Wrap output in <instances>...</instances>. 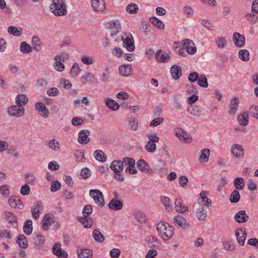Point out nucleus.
Returning a JSON list of instances; mask_svg holds the SVG:
<instances>
[{
  "instance_id": "4d7b16f0",
  "label": "nucleus",
  "mask_w": 258,
  "mask_h": 258,
  "mask_svg": "<svg viewBox=\"0 0 258 258\" xmlns=\"http://www.w3.org/2000/svg\"><path fill=\"white\" fill-rule=\"evenodd\" d=\"M0 194L4 198H7L10 194L9 186L7 184L1 186Z\"/></svg>"
},
{
  "instance_id": "4be33fe9",
  "label": "nucleus",
  "mask_w": 258,
  "mask_h": 258,
  "mask_svg": "<svg viewBox=\"0 0 258 258\" xmlns=\"http://www.w3.org/2000/svg\"><path fill=\"white\" fill-rule=\"evenodd\" d=\"M110 168L115 174H117L123 170V166L121 161L114 160L110 164Z\"/></svg>"
},
{
  "instance_id": "c9c22d12",
  "label": "nucleus",
  "mask_w": 258,
  "mask_h": 258,
  "mask_svg": "<svg viewBox=\"0 0 258 258\" xmlns=\"http://www.w3.org/2000/svg\"><path fill=\"white\" fill-rule=\"evenodd\" d=\"M33 231L32 221L31 219L26 220L23 226V231L25 234L30 235Z\"/></svg>"
},
{
  "instance_id": "052dcab7",
  "label": "nucleus",
  "mask_w": 258,
  "mask_h": 258,
  "mask_svg": "<svg viewBox=\"0 0 258 258\" xmlns=\"http://www.w3.org/2000/svg\"><path fill=\"white\" fill-rule=\"evenodd\" d=\"M240 196L239 192L236 190H233L230 195V201L233 203H236L240 200Z\"/></svg>"
},
{
  "instance_id": "8fccbe9b",
  "label": "nucleus",
  "mask_w": 258,
  "mask_h": 258,
  "mask_svg": "<svg viewBox=\"0 0 258 258\" xmlns=\"http://www.w3.org/2000/svg\"><path fill=\"white\" fill-rule=\"evenodd\" d=\"M48 146L50 149L54 151H58L60 150V143L55 139H52L48 143Z\"/></svg>"
},
{
  "instance_id": "a211bd4d",
  "label": "nucleus",
  "mask_w": 258,
  "mask_h": 258,
  "mask_svg": "<svg viewBox=\"0 0 258 258\" xmlns=\"http://www.w3.org/2000/svg\"><path fill=\"white\" fill-rule=\"evenodd\" d=\"M35 107L41 116L45 118H47L48 116L49 113V110L43 103L41 102H37L35 104Z\"/></svg>"
},
{
  "instance_id": "f03ea898",
  "label": "nucleus",
  "mask_w": 258,
  "mask_h": 258,
  "mask_svg": "<svg viewBox=\"0 0 258 258\" xmlns=\"http://www.w3.org/2000/svg\"><path fill=\"white\" fill-rule=\"evenodd\" d=\"M50 5V12L56 16H64L68 13L65 0H52Z\"/></svg>"
},
{
  "instance_id": "473e14b6",
  "label": "nucleus",
  "mask_w": 258,
  "mask_h": 258,
  "mask_svg": "<svg viewBox=\"0 0 258 258\" xmlns=\"http://www.w3.org/2000/svg\"><path fill=\"white\" fill-rule=\"evenodd\" d=\"M42 43L38 36H34L32 39V48L36 51L42 49Z\"/></svg>"
},
{
  "instance_id": "338daca9",
  "label": "nucleus",
  "mask_w": 258,
  "mask_h": 258,
  "mask_svg": "<svg viewBox=\"0 0 258 258\" xmlns=\"http://www.w3.org/2000/svg\"><path fill=\"white\" fill-rule=\"evenodd\" d=\"M187 111L190 114L195 116H200V109L198 106L194 105L187 109Z\"/></svg>"
},
{
  "instance_id": "6e6d98bb",
  "label": "nucleus",
  "mask_w": 258,
  "mask_h": 258,
  "mask_svg": "<svg viewBox=\"0 0 258 258\" xmlns=\"http://www.w3.org/2000/svg\"><path fill=\"white\" fill-rule=\"evenodd\" d=\"M127 121L130 125V128L133 131H137L138 128V121L134 117H130L128 118Z\"/></svg>"
},
{
  "instance_id": "69168bd1",
  "label": "nucleus",
  "mask_w": 258,
  "mask_h": 258,
  "mask_svg": "<svg viewBox=\"0 0 258 258\" xmlns=\"http://www.w3.org/2000/svg\"><path fill=\"white\" fill-rule=\"evenodd\" d=\"M235 187L238 189H242L244 186L243 178H235L234 181Z\"/></svg>"
},
{
  "instance_id": "a878e982",
  "label": "nucleus",
  "mask_w": 258,
  "mask_h": 258,
  "mask_svg": "<svg viewBox=\"0 0 258 258\" xmlns=\"http://www.w3.org/2000/svg\"><path fill=\"white\" fill-rule=\"evenodd\" d=\"M77 220L86 228H90L93 225V219L91 217L80 216L77 218Z\"/></svg>"
},
{
  "instance_id": "864d4df0",
  "label": "nucleus",
  "mask_w": 258,
  "mask_h": 258,
  "mask_svg": "<svg viewBox=\"0 0 258 258\" xmlns=\"http://www.w3.org/2000/svg\"><path fill=\"white\" fill-rule=\"evenodd\" d=\"M215 43L219 48L223 49L226 46L227 41L225 38L219 36L215 39Z\"/></svg>"
},
{
  "instance_id": "f8f14e48",
  "label": "nucleus",
  "mask_w": 258,
  "mask_h": 258,
  "mask_svg": "<svg viewBox=\"0 0 258 258\" xmlns=\"http://www.w3.org/2000/svg\"><path fill=\"white\" fill-rule=\"evenodd\" d=\"M9 205L12 208L23 210L24 206L22 201L17 196H11L8 200Z\"/></svg>"
},
{
  "instance_id": "2eb2a0df",
  "label": "nucleus",
  "mask_w": 258,
  "mask_h": 258,
  "mask_svg": "<svg viewBox=\"0 0 258 258\" xmlns=\"http://www.w3.org/2000/svg\"><path fill=\"white\" fill-rule=\"evenodd\" d=\"M182 44L185 47L186 52L190 54H195L197 51V47L193 41L187 39H185L182 41Z\"/></svg>"
},
{
  "instance_id": "49530a36",
  "label": "nucleus",
  "mask_w": 258,
  "mask_h": 258,
  "mask_svg": "<svg viewBox=\"0 0 258 258\" xmlns=\"http://www.w3.org/2000/svg\"><path fill=\"white\" fill-rule=\"evenodd\" d=\"M150 21L155 27L158 29H163L164 28L165 26L164 23L160 20L155 17H150Z\"/></svg>"
},
{
  "instance_id": "e433bc0d",
  "label": "nucleus",
  "mask_w": 258,
  "mask_h": 258,
  "mask_svg": "<svg viewBox=\"0 0 258 258\" xmlns=\"http://www.w3.org/2000/svg\"><path fill=\"white\" fill-rule=\"evenodd\" d=\"M248 114L244 112L237 116V120L239 124L242 126H246L248 123Z\"/></svg>"
},
{
  "instance_id": "09e8293b",
  "label": "nucleus",
  "mask_w": 258,
  "mask_h": 258,
  "mask_svg": "<svg viewBox=\"0 0 258 258\" xmlns=\"http://www.w3.org/2000/svg\"><path fill=\"white\" fill-rule=\"evenodd\" d=\"M110 75L109 69L108 67L105 68L104 71L102 73L100 76V80L103 83L109 82Z\"/></svg>"
},
{
  "instance_id": "603ef678",
  "label": "nucleus",
  "mask_w": 258,
  "mask_h": 258,
  "mask_svg": "<svg viewBox=\"0 0 258 258\" xmlns=\"http://www.w3.org/2000/svg\"><path fill=\"white\" fill-rule=\"evenodd\" d=\"M94 156L95 159L101 162H104L106 161V158L104 156V153L100 150H96L94 153Z\"/></svg>"
},
{
  "instance_id": "cd10ccee",
  "label": "nucleus",
  "mask_w": 258,
  "mask_h": 258,
  "mask_svg": "<svg viewBox=\"0 0 258 258\" xmlns=\"http://www.w3.org/2000/svg\"><path fill=\"white\" fill-rule=\"evenodd\" d=\"M119 74L124 76H130L132 73V67L131 64H124L119 68Z\"/></svg>"
},
{
  "instance_id": "423d86ee",
  "label": "nucleus",
  "mask_w": 258,
  "mask_h": 258,
  "mask_svg": "<svg viewBox=\"0 0 258 258\" xmlns=\"http://www.w3.org/2000/svg\"><path fill=\"white\" fill-rule=\"evenodd\" d=\"M89 194L99 206L102 207L104 206L103 196L102 193L99 190L91 189Z\"/></svg>"
},
{
  "instance_id": "6ab92c4d",
  "label": "nucleus",
  "mask_w": 258,
  "mask_h": 258,
  "mask_svg": "<svg viewBox=\"0 0 258 258\" xmlns=\"http://www.w3.org/2000/svg\"><path fill=\"white\" fill-rule=\"evenodd\" d=\"M156 60L160 62H167L170 59V55L162 50H158L155 53Z\"/></svg>"
},
{
  "instance_id": "4c0bfd02",
  "label": "nucleus",
  "mask_w": 258,
  "mask_h": 258,
  "mask_svg": "<svg viewBox=\"0 0 258 258\" xmlns=\"http://www.w3.org/2000/svg\"><path fill=\"white\" fill-rule=\"evenodd\" d=\"M33 241L37 248H41L45 242L44 236L42 234H39L33 238Z\"/></svg>"
},
{
  "instance_id": "774afa93",
  "label": "nucleus",
  "mask_w": 258,
  "mask_h": 258,
  "mask_svg": "<svg viewBox=\"0 0 258 258\" xmlns=\"http://www.w3.org/2000/svg\"><path fill=\"white\" fill-rule=\"evenodd\" d=\"M249 112L252 116L258 120V106L252 105L249 108Z\"/></svg>"
},
{
  "instance_id": "393cba45",
  "label": "nucleus",
  "mask_w": 258,
  "mask_h": 258,
  "mask_svg": "<svg viewBox=\"0 0 258 258\" xmlns=\"http://www.w3.org/2000/svg\"><path fill=\"white\" fill-rule=\"evenodd\" d=\"M122 202L116 198L112 199L108 204L109 208L114 211L120 210L122 208Z\"/></svg>"
},
{
  "instance_id": "0e129e2a",
  "label": "nucleus",
  "mask_w": 258,
  "mask_h": 258,
  "mask_svg": "<svg viewBox=\"0 0 258 258\" xmlns=\"http://www.w3.org/2000/svg\"><path fill=\"white\" fill-rule=\"evenodd\" d=\"M136 220L141 223H145L147 222V219L146 215L141 212H137L135 215Z\"/></svg>"
},
{
  "instance_id": "a18cd8bd",
  "label": "nucleus",
  "mask_w": 258,
  "mask_h": 258,
  "mask_svg": "<svg viewBox=\"0 0 258 258\" xmlns=\"http://www.w3.org/2000/svg\"><path fill=\"white\" fill-rule=\"evenodd\" d=\"M125 10L130 14H135L139 11V7L135 3H131L126 6Z\"/></svg>"
},
{
  "instance_id": "5fc2aeb1",
  "label": "nucleus",
  "mask_w": 258,
  "mask_h": 258,
  "mask_svg": "<svg viewBox=\"0 0 258 258\" xmlns=\"http://www.w3.org/2000/svg\"><path fill=\"white\" fill-rule=\"evenodd\" d=\"M20 50L23 53H28L32 51V47L26 42L23 41L20 44Z\"/></svg>"
},
{
  "instance_id": "c85d7f7f",
  "label": "nucleus",
  "mask_w": 258,
  "mask_h": 258,
  "mask_svg": "<svg viewBox=\"0 0 258 258\" xmlns=\"http://www.w3.org/2000/svg\"><path fill=\"white\" fill-rule=\"evenodd\" d=\"M55 61V69L58 72H62L64 69V65L63 64L62 61H64V59L63 57L60 55H56L54 57Z\"/></svg>"
},
{
  "instance_id": "e2e57ef3",
  "label": "nucleus",
  "mask_w": 258,
  "mask_h": 258,
  "mask_svg": "<svg viewBox=\"0 0 258 258\" xmlns=\"http://www.w3.org/2000/svg\"><path fill=\"white\" fill-rule=\"evenodd\" d=\"M81 69L77 63H74L70 70V74L72 77H76L80 73Z\"/></svg>"
},
{
  "instance_id": "58836bf2",
  "label": "nucleus",
  "mask_w": 258,
  "mask_h": 258,
  "mask_svg": "<svg viewBox=\"0 0 258 258\" xmlns=\"http://www.w3.org/2000/svg\"><path fill=\"white\" fill-rule=\"evenodd\" d=\"M16 242L22 248H26L28 246L27 239L23 234H20L18 236Z\"/></svg>"
},
{
  "instance_id": "c756f323",
  "label": "nucleus",
  "mask_w": 258,
  "mask_h": 258,
  "mask_svg": "<svg viewBox=\"0 0 258 258\" xmlns=\"http://www.w3.org/2000/svg\"><path fill=\"white\" fill-rule=\"evenodd\" d=\"M208 194V192L206 191H202L200 194L201 198L199 199V200H201V203L203 206L209 208L212 205V201L207 198V195Z\"/></svg>"
},
{
  "instance_id": "c03bdc74",
  "label": "nucleus",
  "mask_w": 258,
  "mask_h": 258,
  "mask_svg": "<svg viewBox=\"0 0 258 258\" xmlns=\"http://www.w3.org/2000/svg\"><path fill=\"white\" fill-rule=\"evenodd\" d=\"M28 102V99L24 94H19L16 98V103L21 106L26 105Z\"/></svg>"
},
{
  "instance_id": "f257e3e1",
  "label": "nucleus",
  "mask_w": 258,
  "mask_h": 258,
  "mask_svg": "<svg viewBox=\"0 0 258 258\" xmlns=\"http://www.w3.org/2000/svg\"><path fill=\"white\" fill-rule=\"evenodd\" d=\"M156 229L159 236L163 240L170 239L173 236L174 228L168 223L162 221L156 225Z\"/></svg>"
},
{
  "instance_id": "ea45409f",
  "label": "nucleus",
  "mask_w": 258,
  "mask_h": 258,
  "mask_svg": "<svg viewBox=\"0 0 258 258\" xmlns=\"http://www.w3.org/2000/svg\"><path fill=\"white\" fill-rule=\"evenodd\" d=\"M161 201L164 205L165 209L168 212L173 210V206L171 204L170 199L168 197L162 196L161 197Z\"/></svg>"
},
{
  "instance_id": "f704fd0d",
  "label": "nucleus",
  "mask_w": 258,
  "mask_h": 258,
  "mask_svg": "<svg viewBox=\"0 0 258 258\" xmlns=\"http://www.w3.org/2000/svg\"><path fill=\"white\" fill-rule=\"evenodd\" d=\"M196 216L199 221H204L207 216V212L204 207L198 208L196 212Z\"/></svg>"
},
{
  "instance_id": "680f3d73",
  "label": "nucleus",
  "mask_w": 258,
  "mask_h": 258,
  "mask_svg": "<svg viewBox=\"0 0 258 258\" xmlns=\"http://www.w3.org/2000/svg\"><path fill=\"white\" fill-rule=\"evenodd\" d=\"M246 20L251 24H254L257 22L258 17L253 13H247L245 15Z\"/></svg>"
},
{
  "instance_id": "5701e85b",
  "label": "nucleus",
  "mask_w": 258,
  "mask_h": 258,
  "mask_svg": "<svg viewBox=\"0 0 258 258\" xmlns=\"http://www.w3.org/2000/svg\"><path fill=\"white\" fill-rule=\"evenodd\" d=\"M81 82L83 85H86L89 82L91 83H96L97 82V79L94 74L90 72H87L85 75L81 77Z\"/></svg>"
},
{
  "instance_id": "72a5a7b5",
  "label": "nucleus",
  "mask_w": 258,
  "mask_h": 258,
  "mask_svg": "<svg viewBox=\"0 0 258 258\" xmlns=\"http://www.w3.org/2000/svg\"><path fill=\"white\" fill-rule=\"evenodd\" d=\"M105 102L106 106L112 110L116 111L119 108V104L112 99L106 98Z\"/></svg>"
},
{
  "instance_id": "a19ab883",
  "label": "nucleus",
  "mask_w": 258,
  "mask_h": 258,
  "mask_svg": "<svg viewBox=\"0 0 258 258\" xmlns=\"http://www.w3.org/2000/svg\"><path fill=\"white\" fill-rule=\"evenodd\" d=\"M51 220V216L49 214L45 215L42 220V228L43 230H48L49 226L52 224V221Z\"/></svg>"
},
{
  "instance_id": "1a4fd4ad",
  "label": "nucleus",
  "mask_w": 258,
  "mask_h": 258,
  "mask_svg": "<svg viewBox=\"0 0 258 258\" xmlns=\"http://www.w3.org/2000/svg\"><path fill=\"white\" fill-rule=\"evenodd\" d=\"M137 166L139 170L144 173H148L150 175H153L155 171L150 168L149 165L144 160L140 159L137 162Z\"/></svg>"
},
{
  "instance_id": "4468645a",
  "label": "nucleus",
  "mask_w": 258,
  "mask_h": 258,
  "mask_svg": "<svg viewBox=\"0 0 258 258\" xmlns=\"http://www.w3.org/2000/svg\"><path fill=\"white\" fill-rule=\"evenodd\" d=\"M91 6L93 10L98 13H102L106 8L105 3L104 0H92Z\"/></svg>"
},
{
  "instance_id": "79ce46f5",
  "label": "nucleus",
  "mask_w": 258,
  "mask_h": 258,
  "mask_svg": "<svg viewBox=\"0 0 258 258\" xmlns=\"http://www.w3.org/2000/svg\"><path fill=\"white\" fill-rule=\"evenodd\" d=\"M92 236L94 240L99 243H102L105 240L104 235L100 231L97 229L93 231Z\"/></svg>"
},
{
  "instance_id": "ddd939ff",
  "label": "nucleus",
  "mask_w": 258,
  "mask_h": 258,
  "mask_svg": "<svg viewBox=\"0 0 258 258\" xmlns=\"http://www.w3.org/2000/svg\"><path fill=\"white\" fill-rule=\"evenodd\" d=\"M233 42L237 47H242L245 44V37L238 32H234L232 37Z\"/></svg>"
},
{
  "instance_id": "aec40b11",
  "label": "nucleus",
  "mask_w": 258,
  "mask_h": 258,
  "mask_svg": "<svg viewBox=\"0 0 258 258\" xmlns=\"http://www.w3.org/2000/svg\"><path fill=\"white\" fill-rule=\"evenodd\" d=\"M231 153L236 158H241L244 156V149L239 144H235L231 147Z\"/></svg>"
},
{
  "instance_id": "9b49d317",
  "label": "nucleus",
  "mask_w": 258,
  "mask_h": 258,
  "mask_svg": "<svg viewBox=\"0 0 258 258\" xmlns=\"http://www.w3.org/2000/svg\"><path fill=\"white\" fill-rule=\"evenodd\" d=\"M90 132L88 130H81L78 134V142L82 145L88 144L90 141Z\"/></svg>"
},
{
  "instance_id": "de8ad7c7",
  "label": "nucleus",
  "mask_w": 258,
  "mask_h": 258,
  "mask_svg": "<svg viewBox=\"0 0 258 258\" xmlns=\"http://www.w3.org/2000/svg\"><path fill=\"white\" fill-rule=\"evenodd\" d=\"M5 216L6 220L8 221L9 223L13 224L17 223V217L12 212L6 211L5 212Z\"/></svg>"
},
{
  "instance_id": "0eeeda50",
  "label": "nucleus",
  "mask_w": 258,
  "mask_h": 258,
  "mask_svg": "<svg viewBox=\"0 0 258 258\" xmlns=\"http://www.w3.org/2000/svg\"><path fill=\"white\" fill-rule=\"evenodd\" d=\"M125 38L122 37V45L128 51H133L135 49L134 40L132 34L130 33L125 34Z\"/></svg>"
},
{
  "instance_id": "f3484780",
  "label": "nucleus",
  "mask_w": 258,
  "mask_h": 258,
  "mask_svg": "<svg viewBox=\"0 0 258 258\" xmlns=\"http://www.w3.org/2000/svg\"><path fill=\"white\" fill-rule=\"evenodd\" d=\"M239 104V99L238 97H235L230 100L229 106L228 114L234 115L236 113Z\"/></svg>"
},
{
  "instance_id": "7ed1b4c3",
  "label": "nucleus",
  "mask_w": 258,
  "mask_h": 258,
  "mask_svg": "<svg viewBox=\"0 0 258 258\" xmlns=\"http://www.w3.org/2000/svg\"><path fill=\"white\" fill-rule=\"evenodd\" d=\"M175 135L180 141L185 143H190L192 138L190 135L181 127H176L174 129Z\"/></svg>"
},
{
  "instance_id": "6e6552de",
  "label": "nucleus",
  "mask_w": 258,
  "mask_h": 258,
  "mask_svg": "<svg viewBox=\"0 0 258 258\" xmlns=\"http://www.w3.org/2000/svg\"><path fill=\"white\" fill-rule=\"evenodd\" d=\"M110 31V36L114 37L116 36L121 29V25L119 21H110L106 24Z\"/></svg>"
},
{
  "instance_id": "b1692460",
  "label": "nucleus",
  "mask_w": 258,
  "mask_h": 258,
  "mask_svg": "<svg viewBox=\"0 0 258 258\" xmlns=\"http://www.w3.org/2000/svg\"><path fill=\"white\" fill-rule=\"evenodd\" d=\"M248 219L249 216L246 214V212L244 210H241L238 212L234 216L235 220L239 223L246 222Z\"/></svg>"
},
{
  "instance_id": "20e7f679",
  "label": "nucleus",
  "mask_w": 258,
  "mask_h": 258,
  "mask_svg": "<svg viewBox=\"0 0 258 258\" xmlns=\"http://www.w3.org/2000/svg\"><path fill=\"white\" fill-rule=\"evenodd\" d=\"M173 224L175 226L184 230L190 227V224L187 222L186 220L181 215H177L173 218Z\"/></svg>"
},
{
  "instance_id": "bf43d9fd",
  "label": "nucleus",
  "mask_w": 258,
  "mask_h": 258,
  "mask_svg": "<svg viewBox=\"0 0 258 258\" xmlns=\"http://www.w3.org/2000/svg\"><path fill=\"white\" fill-rule=\"evenodd\" d=\"M11 232L10 230L6 229H0V240H2L4 238H7L9 239L12 238Z\"/></svg>"
},
{
  "instance_id": "39448f33",
  "label": "nucleus",
  "mask_w": 258,
  "mask_h": 258,
  "mask_svg": "<svg viewBox=\"0 0 258 258\" xmlns=\"http://www.w3.org/2000/svg\"><path fill=\"white\" fill-rule=\"evenodd\" d=\"M8 113L11 116L20 117L24 115L25 109L20 105H12L8 108Z\"/></svg>"
},
{
  "instance_id": "3c124183",
  "label": "nucleus",
  "mask_w": 258,
  "mask_h": 258,
  "mask_svg": "<svg viewBox=\"0 0 258 258\" xmlns=\"http://www.w3.org/2000/svg\"><path fill=\"white\" fill-rule=\"evenodd\" d=\"M8 32L15 36H19L22 33V29L20 28H17L15 26H10L8 28Z\"/></svg>"
},
{
  "instance_id": "bb28decb",
  "label": "nucleus",
  "mask_w": 258,
  "mask_h": 258,
  "mask_svg": "<svg viewBox=\"0 0 258 258\" xmlns=\"http://www.w3.org/2000/svg\"><path fill=\"white\" fill-rule=\"evenodd\" d=\"M170 73L173 79L178 80L182 75V71L181 68L174 64L170 68Z\"/></svg>"
},
{
  "instance_id": "2f4dec72",
  "label": "nucleus",
  "mask_w": 258,
  "mask_h": 258,
  "mask_svg": "<svg viewBox=\"0 0 258 258\" xmlns=\"http://www.w3.org/2000/svg\"><path fill=\"white\" fill-rule=\"evenodd\" d=\"M78 258H91L93 251L89 249H80L77 250Z\"/></svg>"
},
{
  "instance_id": "13d9d810",
  "label": "nucleus",
  "mask_w": 258,
  "mask_h": 258,
  "mask_svg": "<svg viewBox=\"0 0 258 258\" xmlns=\"http://www.w3.org/2000/svg\"><path fill=\"white\" fill-rule=\"evenodd\" d=\"M198 85L203 88H207L208 87V80L206 76L204 75L199 76V78L198 79Z\"/></svg>"
},
{
  "instance_id": "dca6fc26",
  "label": "nucleus",
  "mask_w": 258,
  "mask_h": 258,
  "mask_svg": "<svg viewBox=\"0 0 258 258\" xmlns=\"http://www.w3.org/2000/svg\"><path fill=\"white\" fill-rule=\"evenodd\" d=\"M43 210L42 203L40 202H37L34 204L31 208V212L32 217L35 219H38Z\"/></svg>"
},
{
  "instance_id": "7c9ffc66",
  "label": "nucleus",
  "mask_w": 258,
  "mask_h": 258,
  "mask_svg": "<svg viewBox=\"0 0 258 258\" xmlns=\"http://www.w3.org/2000/svg\"><path fill=\"white\" fill-rule=\"evenodd\" d=\"M210 155V150L209 149H203L201 152V155L199 158V160L201 163H206L209 161V156Z\"/></svg>"
},
{
  "instance_id": "9d476101",
  "label": "nucleus",
  "mask_w": 258,
  "mask_h": 258,
  "mask_svg": "<svg viewBox=\"0 0 258 258\" xmlns=\"http://www.w3.org/2000/svg\"><path fill=\"white\" fill-rule=\"evenodd\" d=\"M236 240L240 246H243L247 236V232L244 228H239L235 230Z\"/></svg>"
},
{
  "instance_id": "412c9836",
  "label": "nucleus",
  "mask_w": 258,
  "mask_h": 258,
  "mask_svg": "<svg viewBox=\"0 0 258 258\" xmlns=\"http://www.w3.org/2000/svg\"><path fill=\"white\" fill-rule=\"evenodd\" d=\"M174 209L176 212L182 214L188 211V207L182 204L181 199H176L174 202Z\"/></svg>"
},
{
  "instance_id": "37998d69",
  "label": "nucleus",
  "mask_w": 258,
  "mask_h": 258,
  "mask_svg": "<svg viewBox=\"0 0 258 258\" xmlns=\"http://www.w3.org/2000/svg\"><path fill=\"white\" fill-rule=\"evenodd\" d=\"M239 58L244 61H247L250 59V53L247 49H241L238 52Z\"/></svg>"
}]
</instances>
